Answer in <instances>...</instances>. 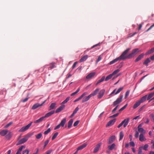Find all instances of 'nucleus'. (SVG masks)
<instances>
[{"mask_svg":"<svg viewBox=\"0 0 154 154\" xmlns=\"http://www.w3.org/2000/svg\"><path fill=\"white\" fill-rule=\"evenodd\" d=\"M130 49V48L127 49L123 52L120 57H118L119 59V60H124L127 58L126 54Z\"/></svg>","mask_w":154,"mask_h":154,"instance_id":"obj_1","label":"nucleus"},{"mask_svg":"<svg viewBox=\"0 0 154 154\" xmlns=\"http://www.w3.org/2000/svg\"><path fill=\"white\" fill-rule=\"evenodd\" d=\"M123 97V95H120L119 97L117 98L116 100L113 103V106H117V105H118V104L120 103H121L122 101Z\"/></svg>","mask_w":154,"mask_h":154,"instance_id":"obj_2","label":"nucleus"},{"mask_svg":"<svg viewBox=\"0 0 154 154\" xmlns=\"http://www.w3.org/2000/svg\"><path fill=\"white\" fill-rule=\"evenodd\" d=\"M129 120L130 119L129 118L125 119L118 125V128H120L124 124L123 126L124 127H126L128 123Z\"/></svg>","mask_w":154,"mask_h":154,"instance_id":"obj_3","label":"nucleus"},{"mask_svg":"<svg viewBox=\"0 0 154 154\" xmlns=\"http://www.w3.org/2000/svg\"><path fill=\"white\" fill-rule=\"evenodd\" d=\"M66 122V118H64L61 121L59 124L57 125L55 128L54 130H57L59 128L60 126L62 127H64V125Z\"/></svg>","mask_w":154,"mask_h":154,"instance_id":"obj_4","label":"nucleus"},{"mask_svg":"<svg viewBox=\"0 0 154 154\" xmlns=\"http://www.w3.org/2000/svg\"><path fill=\"white\" fill-rule=\"evenodd\" d=\"M32 123V122L26 126L22 127L19 130V132H23L26 131L29 128V127L31 126Z\"/></svg>","mask_w":154,"mask_h":154,"instance_id":"obj_5","label":"nucleus"},{"mask_svg":"<svg viewBox=\"0 0 154 154\" xmlns=\"http://www.w3.org/2000/svg\"><path fill=\"white\" fill-rule=\"evenodd\" d=\"M45 101L41 104H39L38 103H36L34 104L32 108V109H35L38 107L41 106H42L43 104L45 102Z\"/></svg>","mask_w":154,"mask_h":154,"instance_id":"obj_6","label":"nucleus"},{"mask_svg":"<svg viewBox=\"0 0 154 154\" xmlns=\"http://www.w3.org/2000/svg\"><path fill=\"white\" fill-rule=\"evenodd\" d=\"M28 139H27V138H26L25 136L22 138V139L20 140L18 143L17 144V145H20L22 144H23L24 143L26 142L27 140Z\"/></svg>","mask_w":154,"mask_h":154,"instance_id":"obj_7","label":"nucleus"},{"mask_svg":"<svg viewBox=\"0 0 154 154\" xmlns=\"http://www.w3.org/2000/svg\"><path fill=\"white\" fill-rule=\"evenodd\" d=\"M138 50V48L134 49L132 50L131 53L127 56V58H130L133 56V54L137 52Z\"/></svg>","mask_w":154,"mask_h":154,"instance_id":"obj_8","label":"nucleus"},{"mask_svg":"<svg viewBox=\"0 0 154 154\" xmlns=\"http://www.w3.org/2000/svg\"><path fill=\"white\" fill-rule=\"evenodd\" d=\"M123 89V87H120L119 89H118V90L116 92V89H115L112 92V93L110 94V95H112L114 93L115 94H117L119 93Z\"/></svg>","mask_w":154,"mask_h":154,"instance_id":"obj_9","label":"nucleus"},{"mask_svg":"<svg viewBox=\"0 0 154 154\" xmlns=\"http://www.w3.org/2000/svg\"><path fill=\"white\" fill-rule=\"evenodd\" d=\"M116 121V119L110 120L106 124V127L110 126L113 125L114 124Z\"/></svg>","mask_w":154,"mask_h":154,"instance_id":"obj_10","label":"nucleus"},{"mask_svg":"<svg viewBox=\"0 0 154 154\" xmlns=\"http://www.w3.org/2000/svg\"><path fill=\"white\" fill-rule=\"evenodd\" d=\"M115 139V137L114 135L111 136L109 138L108 140V143L110 144L112 143Z\"/></svg>","mask_w":154,"mask_h":154,"instance_id":"obj_11","label":"nucleus"},{"mask_svg":"<svg viewBox=\"0 0 154 154\" xmlns=\"http://www.w3.org/2000/svg\"><path fill=\"white\" fill-rule=\"evenodd\" d=\"M65 107V105H61L55 111V113H57L60 112Z\"/></svg>","mask_w":154,"mask_h":154,"instance_id":"obj_12","label":"nucleus"},{"mask_svg":"<svg viewBox=\"0 0 154 154\" xmlns=\"http://www.w3.org/2000/svg\"><path fill=\"white\" fill-rule=\"evenodd\" d=\"M8 132V131L7 130H2L0 131V135L2 136H5L7 134Z\"/></svg>","mask_w":154,"mask_h":154,"instance_id":"obj_13","label":"nucleus"},{"mask_svg":"<svg viewBox=\"0 0 154 154\" xmlns=\"http://www.w3.org/2000/svg\"><path fill=\"white\" fill-rule=\"evenodd\" d=\"M54 112H55V111H52L47 113V114H46L44 116H43V117H44V119L45 118H47V117L50 116L52 115L54 113Z\"/></svg>","mask_w":154,"mask_h":154,"instance_id":"obj_14","label":"nucleus"},{"mask_svg":"<svg viewBox=\"0 0 154 154\" xmlns=\"http://www.w3.org/2000/svg\"><path fill=\"white\" fill-rule=\"evenodd\" d=\"M105 80H106V79H105V76H103L102 77L100 80H98L96 83L95 84V85L96 86H97L100 83L103 82L105 80Z\"/></svg>","mask_w":154,"mask_h":154,"instance_id":"obj_15","label":"nucleus"},{"mask_svg":"<svg viewBox=\"0 0 154 154\" xmlns=\"http://www.w3.org/2000/svg\"><path fill=\"white\" fill-rule=\"evenodd\" d=\"M105 92V90L103 89L101 90L100 93L99 94V95L98 96V97L99 98H101L104 95V94Z\"/></svg>","mask_w":154,"mask_h":154,"instance_id":"obj_16","label":"nucleus"},{"mask_svg":"<svg viewBox=\"0 0 154 154\" xmlns=\"http://www.w3.org/2000/svg\"><path fill=\"white\" fill-rule=\"evenodd\" d=\"M95 75V72L90 73L88 75L86 76V78L87 79H91L93 77H94V76Z\"/></svg>","mask_w":154,"mask_h":154,"instance_id":"obj_17","label":"nucleus"},{"mask_svg":"<svg viewBox=\"0 0 154 154\" xmlns=\"http://www.w3.org/2000/svg\"><path fill=\"white\" fill-rule=\"evenodd\" d=\"M116 146V145L115 143H113L111 145H109L108 146V148L109 150H111L114 149Z\"/></svg>","mask_w":154,"mask_h":154,"instance_id":"obj_18","label":"nucleus"},{"mask_svg":"<svg viewBox=\"0 0 154 154\" xmlns=\"http://www.w3.org/2000/svg\"><path fill=\"white\" fill-rule=\"evenodd\" d=\"M144 134H140L139 136V140L141 141H145L146 140V139L144 137Z\"/></svg>","mask_w":154,"mask_h":154,"instance_id":"obj_19","label":"nucleus"},{"mask_svg":"<svg viewBox=\"0 0 154 154\" xmlns=\"http://www.w3.org/2000/svg\"><path fill=\"white\" fill-rule=\"evenodd\" d=\"M91 97V96L90 95H88V96H86L84 97L82 101V103H84L88 101Z\"/></svg>","mask_w":154,"mask_h":154,"instance_id":"obj_20","label":"nucleus"},{"mask_svg":"<svg viewBox=\"0 0 154 154\" xmlns=\"http://www.w3.org/2000/svg\"><path fill=\"white\" fill-rule=\"evenodd\" d=\"M101 146V144L99 143L97 144L94 149V153H96L99 150V149Z\"/></svg>","mask_w":154,"mask_h":154,"instance_id":"obj_21","label":"nucleus"},{"mask_svg":"<svg viewBox=\"0 0 154 154\" xmlns=\"http://www.w3.org/2000/svg\"><path fill=\"white\" fill-rule=\"evenodd\" d=\"M147 97V95H146L144 96L141 99L139 100L140 103H141L144 102L146 99Z\"/></svg>","mask_w":154,"mask_h":154,"instance_id":"obj_22","label":"nucleus"},{"mask_svg":"<svg viewBox=\"0 0 154 154\" xmlns=\"http://www.w3.org/2000/svg\"><path fill=\"white\" fill-rule=\"evenodd\" d=\"M99 91V89L97 88L95 91H94L91 94H90V95L91 97L93 96H94L96 95Z\"/></svg>","mask_w":154,"mask_h":154,"instance_id":"obj_23","label":"nucleus"},{"mask_svg":"<svg viewBox=\"0 0 154 154\" xmlns=\"http://www.w3.org/2000/svg\"><path fill=\"white\" fill-rule=\"evenodd\" d=\"M88 55H85L84 56L82 57L81 58L80 60V62H82L85 61L88 58Z\"/></svg>","mask_w":154,"mask_h":154,"instance_id":"obj_24","label":"nucleus"},{"mask_svg":"<svg viewBox=\"0 0 154 154\" xmlns=\"http://www.w3.org/2000/svg\"><path fill=\"white\" fill-rule=\"evenodd\" d=\"M56 64V63L54 62H52L50 63L49 64V66H50L49 68H50L51 69L54 68H55L56 67V66H55Z\"/></svg>","mask_w":154,"mask_h":154,"instance_id":"obj_25","label":"nucleus"},{"mask_svg":"<svg viewBox=\"0 0 154 154\" xmlns=\"http://www.w3.org/2000/svg\"><path fill=\"white\" fill-rule=\"evenodd\" d=\"M144 54H142L139 55L137 57V58L135 59V61L136 62H137L141 60L142 58H143L144 56Z\"/></svg>","mask_w":154,"mask_h":154,"instance_id":"obj_26","label":"nucleus"},{"mask_svg":"<svg viewBox=\"0 0 154 154\" xmlns=\"http://www.w3.org/2000/svg\"><path fill=\"white\" fill-rule=\"evenodd\" d=\"M87 144L85 143H84L82 144V145L78 147V150H79L83 149L85 147L87 146Z\"/></svg>","mask_w":154,"mask_h":154,"instance_id":"obj_27","label":"nucleus"},{"mask_svg":"<svg viewBox=\"0 0 154 154\" xmlns=\"http://www.w3.org/2000/svg\"><path fill=\"white\" fill-rule=\"evenodd\" d=\"M154 52V47L152 48L150 50H149L147 52H146L145 54L147 55L149 54H150L153 53Z\"/></svg>","mask_w":154,"mask_h":154,"instance_id":"obj_28","label":"nucleus"},{"mask_svg":"<svg viewBox=\"0 0 154 154\" xmlns=\"http://www.w3.org/2000/svg\"><path fill=\"white\" fill-rule=\"evenodd\" d=\"M73 122V119H71L68 122V128H71Z\"/></svg>","mask_w":154,"mask_h":154,"instance_id":"obj_29","label":"nucleus"},{"mask_svg":"<svg viewBox=\"0 0 154 154\" xmlns=\"http://www.w3.org/2000/svg\"><path fill=\"white\" fill-rule=\"evenodd\" d=\"M140 104L141 103L138 100V101L134 105L133 107V108L134 109H136L137 107H138L139 106H140Z\"/></svg>","mask_w":154,"mask_h":154,"instance_id":"obj_30","label":"nucleus"},{"mask_svg":"<svg viewBox=\"0 0 154 154\" xmlns=\"http://www.w3.org/2000/svg\"><path fill=\"white\" fill-rule=\"evenodd\" d=\"M56 103H52L50 106L49 110L54 109L55 108Z\"/></svg>","mask_w":154,"mask_h":154,"instance_id":"obj_31","label":"nucleus"},{"mask_svg":"<svg viewBox=\"0 0 154 154\" xmlns=\"http://www.w3.org/2000/svg\"><path fill=\"white\" fill-rule=\"evenodd\" d=\"M44 119V117H42L41 118H40L39 119L36 120L34 122V123H39L41 122Z\"/></svg>","mask_w":154,"mask_h":154,"instance_id":"obj_32","label":"nucleus"},{"mask_svg":"<svg viewBox=\"0 0 154 154\" xmlns=\"http://www.w3.org/2000/svg\"><path fill=\"white\" fill-rule=\"evenodd\" d=\"M150 62V60L149 58H147L143 62V64L146 66L148 65V64Z\"/></svg>","mask_w":154,"mask_h":154,"instance_id":"obj_33","label":"nucleus"},{"mask_svg":"<svg viewBox=\"0 0 154 154\" xmlns=\"http://www.w3.org/2000/svg\"><path fill=\"white\" fill-rule=\"evenodd\" d=\"M25 146H21L19 149L18 150H17V152L16 154H18V153H21V151L23 149V148H25Z\"/></svg>","mask_w":154,"mask_h":154,"instance_id":"obj_34","label":"nucleus"},{"mask_svg":"<svg viewBox=\"0 0 154 154\" xmlns=\"http://www.w3.org/2000/svg\"><path fill=\"white\" fill-rule=\"evenodd\" d=\"M12 133L11 132L9 133L5 136V137L8 139H10L12 136Z\"/></svg>","mask_w":154,"mask_h":154,"instance_id":"obj_35","label":"nucleus"},{"mask_svg":"<svg viewBox=\"0 0 154 154\" xmlns=\"http://www.w3.org/2000/svg\"><path fill=\"white\" fill-rule=\"evenodd\" d=\"M119 60V59L117 57V58H116L115 59L113 60H112L111 61H110V63H109V65L112 64L116 63V62Z\"/></svg>","mask_w":154,"mask_h":154,"instance_id":"obj_36","label":"nucleus"},{"mask_svg":"<svg viewBox=\"0 0 154 154\" xmlns=\"http://www.w3.org/2000/svg\"><path fill=\"white\" fill-rule=\"evenodd\" d=\"M138 131L141 133V134H145L146 133V131L143 128L138 129Z\"/></svg>","mask_w":154,"mask_h":154,"instance_id":"obj_37","label":"nucleus"},{"mask_svg":"<svg viewBox=\"0 0 154 154\" xmlns=\"http://www.w3.org/2000/svg\"><path fill=\"white\" fill-rule=\"evenodd\" d=\"M124 135L123 132L122 131L120 132L119 133V140H120L122 139L124 137Z\"/></svg>","mask_w":154,"mask_h":154,"instance_id":"obj_38","label":"nucleus"},{"mask_svg":"<svg viewBox=\"0 0 154 154\" xmlns=\"http://www.w3.org/2000/svg\"><path fill=\"white\" fill-rule=\"evenodd\" d=\"M149 146L147 144H146L144 146H141L140 147H141L142 149L145 150H146Z\"/></svg>","mask_w":154,"mask_h":154,"instance_id":"obj_39","label":"nucleus"},{"mask_svg":"<svg viewBox=\"0 0 154 154\" xmlns=\"http://www.w3.org/2000/svg\"><path fill=\"white\" fill-rule=\"evenodd\" d=\"M154 95V92L150 94L148 96H147V100H149L151 98H152L153 96Z\"/></svg>","mask_w":154,"mask_h":154,"instance_id":"obj_40","label":"nucleus"},{"mask_svg":"<svg viewBox=\"0 0 154 154\" xmlns=\"http://www.w3.org/2000/svg\"><path fill=\"white\" fill-rule=\"evenodd\" d=\"M42 136V134L41 133H40L37 134L35 135L36 138L37 139H40Z\"/></svg>","mask_w":154,"mask_h":154,"instance_id":"obj_41","label":"nucleus"},{"mask_svg":"<svg viewBox=\"0 0 154 154\" xmlns=\"http://www.w3.org/2000/svg\"><path fill=\"white\" fill-rule=\"evenodd\" d=\"M80 90V88H79L75 92H74V93H72L71 94V96H73L75 95V94H76Z\"/></svg>","mask_w":154,"mask_h":154,"instance_id":"obj_42","label":"nucleus"},{"mask_svg":"<svg viewBox=\"0 0 154 154\" xmlns=\"http://www.w3.org/2000/svg\"><path fill=\"white\" fill-rule=\"evenodd\" d=\"M70 97H68L64 100L62 103V104H65L70 99Z\"/></svg>","mask_w":154,"mask_h":154,"instance_id":"obj_43","label":"nucleus"},{"mask_svg":"<svg viewBox=\"0 0 154 154\" xmlns=\"http://www.w3.org/2000/svg\"><path fill=\"white\" fill-rule=\"evenodd\" d=\"M141 147H139L138 150V154H144V153L142 151V149Z\"/></svg>","mask_w":154,"mask_h":154,"instance_id":"obj_44","label":"nucleus"},{"mask_svg":"<svg viewBox=\"0 0 154 154\" xmlns=\"http://www.w3.org/2000/svg\"><path fill=\"white\" fill-rule=\"evenodd\" d=\"M58 134V132H56L55 133L52 138V140H54Z\"/></svg>","mask_w":154,"mask_h":154,"instance_id":"obj_45","label":"nucleus"},{"mask_svg":"<svg viewBox=\"0 0 154 154\" xmlns=\"http://www.w3.org/2000/svg\"><path fill=\"white\" fill-rule=\"evenodd\" d=\"M113 75V74H112L106 76V81H107L111 79Z\"/></svg>","mask_w":154,"mask_h":154,"instance_id":"obj_46","label":"nucleus"},{"mask_svg":"<svg viewBox=\"0 0 154 154\" xmlns=\"http://www.w3.org/2000/svg\"><path fill=\"white\" fill-rule=\"evenodd\" d=\"M51 131V129L50 128H49L48 129L45 131L44 132V134H45V135H46L47 134H48Z\"/></svg>","mask_w":154,"mask_h":154,"instance_id":"obj_47","label":"nucleus"},{"mask_svg":"<svg viewBox=\"0 0 154 154\" xmlns=\"http://www.w3.org/2000/svg\"><path fill=\"white\" fill-rule=\"evenodd\" d=\"M12 124V122H10L7 124L5 126V128H7L11 125Z\"/></svg>","mask_w":154,"mask_h":154,"instance_id":"obj_48","label":"nucleus"},{"mask_svg":"<svg viewBox=\"0 0 154 154\" xmlns=\"http://www.w3.org/2000/svg\"><path fill=\"white\" fill-rule=\"evenodd\" d=\"M139 135V132L138 131H136L134 136L136 138H137Z\"/></svg>","mask_w":154,"mask_h":154,"instance_id":"obj_49","label":"nucleus"},{"mask_svg":"<svg viewBox=\"0 0 154 154\" xmlns=\"http://www.w3.org/2000/svg\"><path fill=\"white\" fill-rule=\"evenodd\" d=\"M33 133H31V134H27V135H26L25 137L27 138V139L28 140V138L29 137H31L32 135H33Z\"/></svg>","mask_w":154,"mask_h":154,"instance_id":"obj_50","label":"nucleus"},{"mask_svg":"<svg viewBox=\"0 0 154 154\" xmlns=\"http://www.w3.org/2000/svg\"><path fill=\"white\" fill-rule=\"evenodd\" d=\"M118 106L119 105H118L117 106H116L113 109L112 111V113H115L117 109Z\"/></svg>","mask_w":154,"mask_h":154,"instance_id":"obj_51","label":"nucleus"},{"mask_svg":"<svg viewBox=\"0 0 154 154\" xmlns=\"http://www.w3.org/2000/svg\"><path fill=\"white\" fill-rule=\"evenodd\" d=\"M120 71V70L119 69H117L116 70H115L112 73V74L113 75H114L117 74Z\"/></svg>","mask_w":154,"mask_h":154,"instance_id":"obj_52","label":"nucleus"},{"mask_svg":"<svg viewBox=\"0 0 154 154\" xmlns=\"http://www.w3.org/2000/svg\"><path fill=\"white\" fill-rule=\"evenodd\" d=\"M137 33V32H135L133 34L130 33L128 36V38H129L130 37H131L134 36Z\"/></svg>","mask_w":154,"mask_h":154,"instance_id":"obj_53","label":"nucleus"},{"mask_svg":"<svg viewBox=\"0 0 154 154\" xmlns=\"http://www.w3.org/2000/svg\"><path fill=\"white\" fill-rule=\"evenodd\" d=\"M129 91H128L125 93V98H126L128 96L129 94Z\"/></svg>","mask_w":154,"mask_h":154,"instance_id":"obj_54","label":"nucleus"},{"mask_svg":"<svg viewBox=\"0 0 154 154\" xmlns=\"http://www.w3.org/2000/svg\"><path fill=\"white\" fill-rule=\"evenodd\" d=\"M79 110V108H78V107H77L75 108V110H74L73 112L74 113H75V114L77 113V111Z\"/></svg>","mask_w":154,"mask_h":154,"instance_id":"obj_55","label":"nucleus"},{"mask_svg":"<svg viewBox=\"0 0 154 154\" xmlns=\"http://www.w3.org/2000/svg\"><path fill=\"white\" fill-rule=\"evenodd\" d=\"M79 121H77L75 122V123L73 124V126L74 127H75L79 124Z\"/></svg>","mask_w":154,"mask_h":154,"instance_id":"obj_56","label":"nucleus"},{"mask_svg":"<svg viewBox=\"0 0 154 154\" xmlns=\"http://www.w3.org/2000/svg\"><path fill=\"white\" fill-rule=\"evenodd\" d=\"M119 114V113H116V114H115L113 115L112 116H110L109 118H114L115 117H117L118 116Z\"/></svg>","mask_w":154,"mask_h":154,"instance_id":"obj_57","label":"nucleus"},{"mask_svg":"<svg viewBox=\"0 0 154 154\" xmlns=\"http://www.w3.org/2000/svg\"><path fill=\"white\" fill-rule=\"evenodd\" d=\"M29 151L28 150L26 149L23 151V154H24L25 153H26V154H29Z\"/></svg>","mask_w":154,"mask_h":154,"instance_id":"obj_58","label":"nucleus"},{"mask_svg":"<svg viewBox=\"0 0 154 154\" xmlns=\"http://www.w3.org/2000/svg\"><path fill=\"white\" fill-rule=\"evenodd\" d=\"M53 150L51 149H49L46 152V154H50L52 152Z\"/></svg>","mask_w":154,"mask_h":154,"instance_id":"obj_59","label":"nucleus"},{"mask_svg":"<svg viewBox=\"0 0 154 154\" xmlns=\"http://www.w3.org/2000/svg\"><path fill=\"white\" fill-rule=\"evenodd\" d=\"M102 59V57H101V55L100 56L97 60L96 61V63H97L98 62H99Z\"/></svg>","mask_w":154,"mask_h":154,"instance_id":"obj_60","label":"nucleus"},{"mask_svg":"<svg viewBox=\"0 0 154 154\" xmlns=\"http://www.w3.org/2000/svg\"><path fill=\"white\" fill-rule=\"evenodd\" d=\"M82 97H81V96H80L78 98H77V99L75 100H74V102H76L78 101L79 100H80L82 99Z\"/></svg>","mask_w":154,"mask_h":154,"instance_id":"obj_61","label":"nucleus"},{"mask_svg":"<svg viewBox=\"0 0 154 154\" xmlns=\"http://www.w3.org/2000/svg\"><path fill=\"white\" fill-rule=\"evenodd\" d=\"M130 145L134 147L135 146V143L133 141H131L130 142Z\"/></svg>","mask_w":154,"mask_h":154,"instance_id":"obj_62","label":"nucleus"},{"mask_svg":"<svg viewBox=\"0 0 154 154\" xmlns=\"http://www.w3.org/2000/svg\"><path fill=\"white\" fill-rule=\"evenodd\" d=\"M149 117L152 119L154 122V114L152 113L150 115Z\"/></svg>","mask_w":154,"mask_h":154,"instance_id":"obj_63","label":"nucleus"},{"mask_svg":"<svg viewBox=\"0 0 154 154\" xmlns=\"http://www.w3.org/2000/svg\"><path fill=\"white\" fill-rule=\"evenodd\" d=\"M78 62H77L76 61V62H75L74 64H73L72 66V69H74L75 67V66H76L77 64V63Z\"/></svg>","mask_w":154,"mask_h":154,"instance_id":"obj_64","label":"nucleus"}]
</instances>
